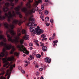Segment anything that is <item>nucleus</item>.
<instances>
[{
  "label": "nucleus",
  "instance_id": "23",
  "mask_svg": "<svg viewBox=\"0 0 79 79\" xmlns=\"http://www.w3.org/2000/svg\"><path fill=\"white\" fill-rule=\"evenodd\" d=\"M36 57L37 58H40L41 57V55L40 54H37L36 55Z\"/></svg>",
  "mask_w": 79,
  "mask_h": 79
},
{
  "label": "nucleus",
  "instance_id": "62",
  "mask_svg": "<svg viewBox=\"0 0 79 79\" xmlns=\"http://www.w3.org/2000/svg\"><path fill=\"white\" fill-rule=\"evenodd\" d=\"M42 44V43L41 42H40V44L41 45Z\"/></svg>",
  "mask_w": 79,
  "mask_h": 79
},
{
  "label": "nucleus",
  "instance_id": "4",
  "mask_svg": "<svg viewBox=\"0 0 79 79\" xmlns=\"http://www.w3.org/2000/svg\"><path fill=\"white\" fill-rule=\"evenodd\" d=\"M2 60L3 61V63L4 64L3 65V67H5L7 65H8L6 67V68L7 69L9 68L10 72H11L12 71L13 67L15 68V64H14L13 65V64H10L9 62H7L8 61H14V57H9L7 58L6 57L5 58H2Z\"/></svg>",
  "mask_w": 79,
  "mask_h": 79
},
{
  "label": "nucleus",
  "instance_id": "56",
  "mask_svg": "<svg viewBox=\"0 0 79 79\" xmlns=\"http://www.w3.org/2000/svg\"><path fill=\"white\" fill-rule=\"evenodd\" d=\"M26 56V55L25 54H23V57H25Z\"/></svg>",
  "mask_w": 79,
  "mask_h": 79
},
{
  "label": "nucleus",
  "instance_id": "44",
  "mask_svg": "<svg viewBox=\"0 0 79 79\" xmlns=\"http://www.w3.org/2000/svg\"><path fill=\"white\" fill-rule=\"evenodd\" d=\"M33 49V48L32 47H30V49L31 50H32Z\"/></svg>",
  "mask_w": 79,
  "mask_h": 79
},
{
  "label": "nucleus",
  "instance_id": "42",
  "mask_svg": "<svg viewBox=\"0 0 79 79\" xmlns=\"http://www.w3.org/2000/svg\"><path fill=\"white\" fill-rule=\"evenodd\" d=\"M44 43H43L42 44H41V46L42 47H43L44 46Z\"/></svg>",
  "mask_w": 79,
  "mask_h": 79
},
{
  "label": "nucleus",
  "instance_id": "64",
  "mask_svg": "<svg viewBox=\"0 0 79 79\" xmlns=\"http://www.w3.org/2000/svg\"><path fill=\"white\" fill-rule=\"evenodd\" d=\"M45 69H46L45 68H44L43 69L44 70H45Z\"/></svg>",
  "mask_w": 79,
  "mask_h": 79
},
{
  "label": "nucleus",
  "instance_id": "59",
  "mask_svg": "<svg viewBox=\"0 0 79 79\" xmlns=\"http://www.w3.org/2000/svg\"><path fill=\"white\" fill-rule=\"evenodd\" d=\"M2 31H0V34H2Z\"/></svg>",
  "mask_w": 79,
  "mask_h": 79
},
{
  "label": "nucleus",
  "instance_id": "2",
  "mask_svg": "<svg viewBox=\"0 0 79 79\" xmlns=\"http://www.w3.org/2000/svg\"><path fill=\"white\" fill-rule=\"evenodd\" d=\"M7 37L8 39V42L10 41L14 43L16 46L18 48L19 50L20 51L23 52V53L26 54L27 55H28L29 54L28 51L25 48H24V46L23 45H21L23 44L24 40L23 39H20L19 40H18L16 39H12V37L10 35L8 34V33L6 32ZM20 43L21 45L18 44V43Z\"/></svg>",
  "mask_w": 79,
  "mask_h": 79
},
{
  "label": "nucleus",
  "instance_id": "36",
  "mask_svg": "<svg viewBox=\"0 0 79 79\" xmlns=\"http://www.w3.org/2000/svg\"><path fill=\"white\" fill-rule=\"evenodd\" d=\"M2 0H0V8H2V7L1 5V1H2Z\"/></svg>",
  "mask_w": 79,
  "mask_h": 79
},
{
  "label": "nucleus",
  "instance_id": "32",
  "mask_svg": "<svg viewBox=\"0 0 79 79\" xmlns=\"http://www.w3.org/2000/svg\"><path fill=\"white\" fill-rule=\"evenodd\" d=\"M41 7L42 10H43L44 9V6L43 5H41Z\"/></svg>",
  "mask_w": 79,
  "mask_h": 79
},
{
  "label": "nucleus",
  "instance_id": "27",
  "mask_svg": "<svg viewBox=\"0 0 79 79\" xmlns=\"http://www.w3.org/2000/svg\"><path fill=\"white\" fill-rule=\"evenodd\" d=\"M29 57L31 59V60H32L34 59V56L32 55H30Z\"/></svg>",
  "mask_w": 79,
  "mask_h": 79
},
{
  "label": "nucleus",
  "instance_id": "38",
  "mask_svg": "<svg viewBox=\"0 0 79 79\" xmlns=\"http://www.w3.org/2000/svg\"><path fill=\"white\" fill-rule=\"evenodd\" d=\"M33 64L35 65L37 64V62L35 61H34L33 62Z\"/></svg>",
  "mask_w": 79,
  "mask_h": 79
},
{
  "label": "nucleus",
  "instance_id": "40",
  "mask_svg": "<svg viewBox=\"0 0 79 79\" xmlns=\"http://www.w3.org/2000/svg\"><path fill=\"white\" fill-rule=\"evenodd\" d=\"M34 42L35 43H38V41L37 40H34Z\"/></svg>",
  "mask_w": 79,
  "mask_h": 79
},
{
  "label": "nucleus",
  "instance_id": "3",
  "mask_svg": "<svg viewBox=\"0 0 79 79\" xmlns=\"http://www.w3.org/2000/svg\"><path fill=\"white\" fill-rule=\"evenodd\" d=\"M22 11L25 13V15L27 17H29L28 19V21L30 22L27 24L28 26H30L29 29L30 31H32V30L33 29V24L35 23V20L33 18V16L32 15V13H35V9L34 8H32L29 10H27V9L26 7H24L22 9Z\"/></svg>",
  "mask_w": 79,
  "mask_h": 79
},
{
  "label": "nucleus",
  "instance_id": "6",
  "mask_svg": "<svg viewBox=\"0 0 79 79\" xmlns=\"http://www.w3.org/2000/svg\"><path fill=\"white\" fill-rule=\"evenodd\" d=\"M3 24L6 29L8 30L10 32V34L13 36H15V33L13 30V28H14L15 27L14 24H11L9 25L10 28L9 27L8 24L7 23H3Z\"/></svg>",
  "mask_w": 79,
  "mask_h": 79
},
{
  "label": "nucleus",
  "instance_id": "63",
  "mask_svg": "<svg viewBox=\"0 0 79 79\" xmlns=\"http://www.w3.org/2000/svg\"><path fill=\"white\" fill-rule=\"evenodd\" d=\"M37 11H38V7H37Z\"/></svg>",
  "mask_w": 79,
  "mask_h": 79
},
{
  "label": "nucleus",
  "instance_id": "17",
  "mask_svg": "<svg viewBox=\"0 0 79 79\" xmlns=\"http://www.w3.org/2000/svg\"><path fill=\"white\" fill-rule=\"evenodd\" d=\"M29 36L27 34L25 35L23 37V39L25 40H27L29 39Z\"/></svg>",
  "mask_w": 79,
  "mask_h": 79
},
{
  "label": "nucleus",
  "instance_id": "52",
  "mask_svg": "<svg viewBox=\"0 0 79 79\" xmlns=\"http://www.w3.org/2000/svg\"><path fill=\"white\" fill-rule=\"evenodd\" d=\"M40 79H44V78L43 77H41L40 78Z\"/></svg>",
  "mask_w": 79,
  "mask_h": 79
},
{
  "label": "nucleus",
  "instance_id": "37",
  "mask_svg": "<svg viewBox=\"0 0 79 79\" xmlns=\"http://www.w3.org/2000/svg\"><path fill=\"white\" fill-rule=\"evenodd\" d=\"M22 72L23 74H24L25 73V72L23 70H22Z\"/></svg>",
  "mask_w": 79,
  "mask_h": 79
},
{
  "label": "nucleus",
  "instance_id": "9",
  "mask_svg": "<svg viewBox=\"0 0 79 79\" xmlns=\"http://www.w3.org/2000/svg\"><path fill=\"white\" fill-rule=\"evenodd\" d=\"M10 5V3L8 2H6L5 3V6H6L4 7L3 8V12H7V11H8L9 9L8 8V7Z\"/></svg>",
  "mask_w": 79,
  "mask_h": 79
},
{
  "label": "nucleus",
  "instance_id": "20",
  "mask_svg": "<svg viewBox=\"0 0 79 79\" xmlns=\"http://www.w3.org/2000/svg\"><path fill=\"white\" fill-rule=\"evenodd\" d=\"M27 33V31L25 29H23L22 31V33L25 35H26Z\"/></svg>",
  "mask_w": 79,
  "mask_h": 79
},
{
  "label": "nucleus",
  "instance_id": "48",
  "mask_svg": "<svg viewBox=\"0 0 79 79\" xmlns=\"http://www.w3.org/2000/svg\"><path fill=\"white\" fill-rule=\"evenodd\" d=\"M25 67L27 66H28V64H25Z\"/></svg>",
  "mask_w": 79,
  "mask_h": 79
},
{
  "label": "nucleus",
  "instance_id": "50",
  "mask_svg": "<svg viewBox=\"0 0 79 79\" xmlns=\"http://www.w3.org/2000/svg\"><path fill=\"white\" fill-rule=\"evenodd\" d=\"M55 36H56V34H55V33L53 34V37H55Z\"/></svg>",
  "mask_w": 79,
  "mask_h": 79
},
{
  "label": "nucleus",
  "instance_id": "22",
  "mask_svg": "<svg viewBox=\"0 0 79 79\" xmlns=\"http://www.w3.org/2000/svg\"><path fill=\"white\" fill-rule=\"evenodd\" d=\"M49 18L48 17H46L45 19V21H49Z\"/></svg>",
  "mask_w": 79,
  "mask_h": 79
},
{
  "label": "nucleus",
  "instance_id": "54",
  "mask_svg": "<svg viewBox=\"0 0 79 79\" xmlns=\"http://www.w3.org/2000/svg\"><path fill=\"white\" fill-rule=\"evenodd\" d=\"M52 38H49V40H52Z\"/></svg>",
  "mask_w": 79,
  "mask_h": 79
},
{
  "label": "nucleus",
  "instance_id": "33",
  "mask_svg": "<svg viewBox=\"0 0 79 79\" xmlns=\"http://www.w3.org/2000/svg\"><path fill=\"white\" fill-rule=\"evenodd\" d=\"M50 22L51 23H53V20L52 19H51L50 20Z\"/></svg>",
  "mask_w": 79,
  "mask_h": 79
},
{
  "label": "nucleus",
  "instance_id": "45",
  "mask_svg": "<svg viewBox=\"0 0 79 79\" xmlns=\"http://www.w3.org/2000/svg\"><path fill=\"white\" fill-rule=\"evenodd\" d=\"M33 55H34L35 56L36 55V53H35V52H33Z\"/></svg>",
  "mask_w": 79,
  "mask_h": 79
},
{
  "label": "nucleus",
  "instance_id": "19",
  "mask_svg": "<svg viewBox=\"0 0 79 79\" xmlns=\"http://www.w3.org/2000/svg\"><path fill=\"white\" fill-rule=\"evenodd\" d=\"M7 75H8V76L7 77V79H9L10 76V74H9V72L8 69L7 70Z\"/></svg>",
  "mask_w": 79,
  "mask_h": 79
},
{
  "label": "nucleus",
  "instance_id": "26",
  "mask_svg": "<svg viewBox=\"0 0 79 79\" xmlns=\"http://www.w3.org/2000/svg\"><path fill=\"white\" fill-rule=\"evenodd\" d=\"M44 13L45 15H48L49 13V12L48 10H45Z\"/></svg>",
  "mask_w": 79,
  "mask_h": 79
},
{
  "label": "nucleus",
  "instance_id": "57",
  "mask_svg": "<svg viewBox=\"0 0 79 79\" xmlns=\"http://www.w3.org/2000/svg\"><path fill=\"white\" fill-rule=\"evenodd\" d=\"M1 79H3V77L2 76L1 77Z\"/></svg>",
  "mask_w": 79,
  "mask_h": 79
},
{
  "label": "nucleus",
  "instance_id": "35",
  "mask_svg": "<svg viewBox=\"0 0 79 79\" xmlns=\"http://www.w3.org/2000/svg\"><path fill=\"white\" fill-rule=\"evenodd\" d=\"M35 45L37 46V47H39L40 46V44H39L38 43H35Z\"/></svg>",
  "mask_w": 79,
  "mask_h": 79
},
{
  "label": "nucleus",
  "instance_id": "28",
  "mask_svg": "<svg viewBox=\"0 0 79 79\" xmlns=\"http://www.w3.org/2000/svg\"><path fill=\"white\" fill-rule=\"evenodd\" d=\"M29 46L30 47H32L33 46V44L31 43H29Z\"/></svg>",
  "mask_w": 79,
  "mask_h": 79
},
{
  "label": "nucleus",
  "instance_id": "18",
  "mask_svg": "<svg viewBox=\"0 0 79 79\" xmlns=\"http://www.w3.org/2000/svg\"><path fill=\"white\" fill-rule=\"evenodd\" d=\"M42 49L43 52H46L48 49V48L46 46H44L42 47Z\"/></svg>",
  "mask_w": 79,
  "mask_h": 79
},
{
  "label": "nucleus",
  "instance_id": "34",
  "mask_svg": "<svg viewBox=\"0 0 79 79\" xmlns=\"http://www.w3.org/2000/svg\"><path fill=\"white\" fill-rule=\"evenodd\" d=\"M58 42V40L53 41V43L56 44Z\"/></svg>",
  "mask_w": 79,
  "mask_h": 79
},
{
  "label": "nucleus",
  "instance_id": "21",
  "mask_svg": "<svg viewBox=\"0 0 79 79\" xmlns=\"http://www.w3.org/2000/svg\"><path fill=\"white\" fill-rule=\"evenodd\" d=\"M48 1V0H45V2H47L46 3V5H48L49 3H51L50 2Z\"/></svg>",
  "mask_w": 79,
  "mask_h": 79
},
{
  "label": "nucleus",
  "instance_id": "15",
  "mask_svg": "<svg viewBox=\"0 0 79 79\" xmlns=\"http://www.w3.org/2000/svg\"><path fill=\"white\" fill-rule=\"evenodd\" d=\"M42 0H38V1H35V5L36 6L38 5L39 3H42Z\"/></svg>",
  "mask_w": 79,
  "mask_h": 79
},
{
  "label": "nucleus",
  "instance_id": "7",
  "mask_svg": "<svg viewBox=\"0 0 79 79\" xmlns=\"http://www.w3.org/2000/svg\"><path fill=\"white\" fill-rule=\"evenodd\" d=\"M37 28L35 27L33 28V29H31V30H30L31 32H33L34 33H36L37 35H40L41 34L43 33V31L42 29H40V27L38 26Z\"/></svg>",
  "mask_w": 79,
  "mask_h": 79
},
{
  "label": "nucleus",
  "instance_id": "49",
  "mask_svg": "<svg viewBox=\"0 0 79 79\" xmlns=\"http://www.w3.org/2000/svg\"><path fill=\"white\" fill-rule=\"evenodd\" d=\"M47 40V38H44V40L46 41Z\"/></svg>",
  "mask_w": 79,
  "mask_h": 79
},
{
  "label": "nucleus",
  "instance_id": "5",
  "mask_svg": "<svg viewBox=\"0 0 79 79\" xmlns=\"http://www.w3.org/2000/svg\"><path fill=\"white\" fill-rule=\"evenodd\" d=\"M2 13V10L0 9V20H3L6 19V17H7V21L8 22H10L11 19H13V17H15L16 15V14L14 11H12V14L11 13V12L10 11H9L7 13H5V16H2L1 15V13Z\"/></svg>",
  "mask_w": 79,
  "mask_h": 79
},
{
  "label": "nucleus",
  "instance_id": "16",
  "mask_svg": "<svg viewBox=\"0 0 79 79\" xmlns=\"http://www.w3.org/2000/svg\"><path fill=\"white\" fill-rule=\"evenodd\" d=\"M21 35V32L20 30L17 31V36L19 39H20V36Z\"/></svg>",
  "mask_w": 79,
  "mask_h": 79
},
{
  "label": "nucleus",
  "instance_id": "53",
  "mask_svg": "<svg viewBox=\"0 0 79 79\" xmlns=\"http://www.w3.org/2000/svg\"><path fill=\"white\" fill-rule=\"evenodd\" d=\"M28 60H29V61H30V60H31V59H30V58H28Z\"/></svg>",
  "mask_w": 79,
  "mask_h": 79
},
{
  "label": "nucleus",
  "instance_id": "1",
  "mask_svg": "<svg viewBox=\"0 0 79 79\" xmlns=\"http://www.w3.org/2000/svg\"><path fill=\"white\" fill-rule=\"evenodd\" d=\"M3 47V52H1L0 54V60L1 59V57H3L5 56V53L6 54V55H8V53L6 52V50H10L11 48V49L10 52V54L14 55L16 56H19V53H18L16 52H15V51L16 49L15 47V46H12L11 44H7L6 43H5L3 41L0 42V47Z\"/></svg>",
  "mask_w": 79,
  "mask_h": 79
},
{
  "label": "nucleus",
  "instance_id": "31",
  "mask_svg": "<svg viewBox=\"0 0 79 79\" xmlns=\"http://www.w3.org/2000/svg\"><path fill=\"white\" fill-rule=\"evenodd\" d=\"M40 18L42 19V20L43 21H44V19H43V16H42V15H41L40 16Z\"/></svg>",
  "mask_w": 79,
  "mask_h": 79
},
{
  "label": "nucleus",
  "instance_id": "8",
  "mask_svg": "<svg viewBox=\"0 0 79 79\" xmlns=\"http://www.w3.org/2000/svg\"><path fill=\"white\" fill-rule=\"evenodd\" d=\"M21 7V6H18L17 7H16L14 8L15 10L16 11V15H19L20 18H22L23 17V16L21 14V13L19 12Z\"/></svg>",
  "mask_w": 79,
  "mask_h": 79
},
{
  "label": "nucleus",
  "instance_id": "12",
  "mask_svg": "<svg viewBox=\"0 0 79 79\" xmlns=\"http://www.w3.org/2000/svg\"><path fill=\"white\" fill-rule=\"evenodd\" d=\"M13 23L15 24H18L19 26H21L23 23V22L21 20L19 21L18 20L15 19L13 21Z\"/></svg>",
  "mask_w": 79,
  "mask_h": 79
},
{
  "label": "nucleus",
  "instance_id": "61",
  "mask_svg": "<svg viewBox=\"0 0 79 79\" xmlns=\"http://www.w3.org/2000/svg\"><path fill=\"white\" fill-rule=\"evenodd\" d=\"M26 77H28V75H26Z\"/></svg>",
  "mask_w": 79,
  "mask_h": 79
},
{
  "label": "nucleus",
  "instance_id": "30",
  "mask_svg": "<svg viewBox=\"0 0 79 79\" xmlns=\"http://www.w3.org/2000/svg\"><path fill=\"white\" fill-rule=\"evenodd\" d=\"M57 45V44H56V43H53V46L54 47L56 46Z\"/></svg>",
  "mask_w": 79,
  "mask_h": 79
},
{
  "label": "nucleus",
  "instance_id": "11",
  "mask_svg": "<svg viewBox=\"0 0 79 79\" xmlns=\"http://www.w3.org/2000/svg\"><path fill=\"white\" fill-rule=\"evenodd\" d=\"M33 0H29V2H27L26 4V6H27V8H29V9H31L32 8V6L30 3L31 2H33Z\"/></svg>",
  "mask_w": 79,
  "mask_h": 79
},
{
  "label": "nucleus",
  "instance_id": "39",
  "mask_svg": "<svg viewBox=\"0 0 79 79\" xmlns=\"http://www.w3.org/2000/svg\"><path fill=\"white\" fill-rule=\"evenodd\" d=\"M41 55L42 56H44V52H41Z\"/></svg>",
  "mask_w": 79,
  "mask_h": 79
},
{
  "label": "nucleus",
  "instance_id": "24",
  "mask_svg": "<svg viewBox=\"0 0 79 79\" xmlns=\"http://www.w3.org/2000/svg\"><path fill=\"white\" fill-rule=\"evenodd\" d=\"M42 38H45L46 37V36L44 34H43L41 35V36Z\"/></svg>",
  "mask_w": 79,
  "mask_h": 79
},
{
  "label": "nucleus",
  "instance_id": "60",
  "mask_svg": "<svg viewBox=\"0 0 79 79\" xmlns=\"http://www.w3.org/2000/svg\"><path fill=\"white\" fill-rule=\"evenodd\" d=\"M7 73H6V75H5V77H6V76H7Z\"/></svg>",
  "mask_w": 79,
  "mask_h": 79
},
{
  "label": "nucleus",
  "instance_id": "10",
  "mask_svg": "<svg viewBox=\"0 0 79 79\" xmlns=\"http://www.w3.org/2000/svg\"><path fill=\"white\" fill-rule=\"evenodd\" d=\"M14 0L15 2V3H17L18 0H8V1H9V2H10V5L12 6V7H11V9H13V8H14V4L13 3Z\"/></svg>",
  "mask_w": 79,
  "mask_h": 79
},
{
  "label": "nucleus",
  "instance_id": "46",
  "mask_svg": "<svg viewBox=\"0 0 79 79\" xmlns=\"http://www.w3.org/2000/svg\"><path fill=\"white\" fill-rule=\"evenodd\" d=\"M35 67H36V68H38V65H37V64H36Z\"/></svg>",
  "mask_w": 79,
  "mask_h": 79
},
{
  "label": "nucleus",
  "instance_id": "29",
  "mask_svg": "<svg viewBox=\"0 0 79 79\" xmlns=\"http://www.w3.org/2000/svg\"><path fill=\"white\" fill-rule=\"evenodd\" d=\"M39 73H40L39 72H37L36 73V76H38L39 75Z\"/></svg>",
  "mask_w": 79,
  "mask_h": 79
},
{
  "label": "nucleus",
  "instance_id": "55",
  "mask_svg": "<svg viewBox=\"0 0 79 79\" xmlns=\"http://www.w3.org/2000/svg\"><path fill=\"white\" fill-rule=\"evenodd\" d=\"M44 38L42 39V41H44Z\"/></svg>",
  "mask_w": 79,
  "mask_h": 79
},
{
  "label": "nucleus",
  "instance_id": "51",
  "mask_svg": "<svg viewBox=\"0 0 79 79\" xmlns=\"http://www.w3.org/2000/svg\"><path fill=\"white\" fill-rule=\"evenodd\" d=\"M54 37V36H52V39H54L55 37Z\"/></svg>",
  "mask_w": 79,
  "mask_h": 79
},
{
  "label": "nucleus",
  "instance_id": "14",
  "mask_svg": "<svg viewBox=\"0 0 79 79\" xmlns=\"http://www.w3.org/2000/svg\"><path fill=\"white\" fill-rule=\"evenodd\" d=\"M3 40V42H6V39L4 37L3 35L0 34V40Z\"/></svg>",
  "mask_w": 79,
  "mask_h": 79
},
{
  "label": "nucleus",
  "instance_id": "41",
  "mask_svg": "<svg viewBox=\"0 0 79 79\" xmlns=\"http://www.w3.org/2000/svg\"><path fill=\"white\" fill-rule=\"evenodd\" d=\"M50 25V23H47L46 24V26H49Z\"/></svg>",
  "mask_w": 79,
  "mask_h": 79
},
{
  "label": "nucleus",
  "instance_id": "25",
  "mask_svg": "<svg viewBox=\"0 0 79 79\" xmlns=\"http://www.w3.org/2000/svg\"><path fill=\"white\" fill-rule=\"evenodd\" d=\"M39 14H41V15H42V14H43L42 11V10H38Z\"/></svg>",
  "mask_w": 79,
  "mask_h": 79
},
{
  "label": "nucleus",
  "instance_id": "58",
  "mask_svg": "<svg viewBox=\"0 0 79 79\" xmlns=\"http://www.w3.org/2000/svg\"><path fill=\"white\" fill-rule=\"evenodd\" d=\"M4 74H5V73H4V72H3L2 73V75H4Z\"/></svg>",
  "mask_w": 79,
  "mask_h": 79
},
{
  "label": "nucleus",
  "instance_id": "13",
  "mask_svg": "<svg viewBox=\"0 0 79 79\" xmlns=\"http://www.w3.org/2000/svg\"><path fill=\"white\" fill-rule=\"evenodd\" d=\"M45 61L48 63H50L51 62V59L50 58L46 57L45 58Z\"/></svg>",
  "mask_w": 79,
  "mask_h": 79
},
{
  "label": "nucleus",
  "instance_id": "43",
  "mask_svg": "<svg viewBox=\"0 0 79 79\" xmlns=\"http://www.w3.org/2000/svg\"><path fill=\"white\" fill-rule=\"evenodd\" d=\"M43 70V69L42 68H40L39 69L40 71H42Z\"/></svg>",
  "mask_w": 79,
  "mask_h": 79
},
{
  "label": "nucleus",
  "instance_id": "47",
  "mask_svg": "<svg viewBox=\"0 0 79 79\" xmlns=\"http://www.w3.org/2000/svg\"><path fill=\"white\" fill-rule=\"evenodd\" d=\"M20 4L21 5V6H23V2H20Z\"/></svg>",
  "mask_w": 79,
  "mask_h": 79
}]
</instances>
